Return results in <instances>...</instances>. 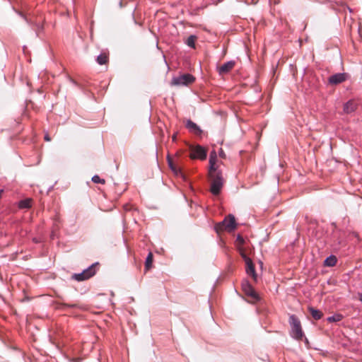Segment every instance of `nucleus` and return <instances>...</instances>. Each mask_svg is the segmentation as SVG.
<instances>
[{"mask_svg": "<svg viewBox=\"0 0 362 362\" xmlns=\"http://www.w3.org/2000/svg\"><path fill=\"white\" fill-rule=\"evenodd\" d=\"M210 181V192L214 195L218 196L223 187L225 179L223 176L222 171L209 173Z\"/></svg>", "mask_w": 362, "mask_h": 362, "instance_id": "obj_1", "label": "nucleus"}, {"mask_svg": "<svg viewBox=\"0 0 362 362\" xmlns=\"http://www.w3.org/2000/svg\"><path fill=\"white\" fill-rule=\"evenodd\" d=\"M288 322L291 326L290 336L296 340H302L304 337V332L298 317L295 315H291Z\"/></svg>", "mask_w": 362, "mask_h": 362, "instance_id": "obj_2", "label": "nucleus"}, {"mask_svg": "<svg viewBox=\"0 0 362 362\" xmlns=\"http://www.w3.org/2000/svg\"><path fill=\"white\" fill-rule=\"evenodd\" d=\"M237 224L235 223V218L233 215L229 214L221 222L216 224L215 230L219 233L224 230L228 232H232L236 228Z\"/></svg>", "mask_w": 362, "mask_h": 362, "instance_id": "obj_3", "label": "nucleus"}, {"mask_svg": "<svg viewBox=\"0 0 362 362\" xmlns=\"http://www.w3.org/2000/svg\"><path fill=\"white\" fill-rule=\"evenodd\" d=\"M98 266V262L94 263L87 269H84L82 272L74 274L72 276V279L78 281L87 280L95 274Z\"/></svg>", "mask_w": 362, "mask_h": 362, "instance_id": "obj_4", "label": "nucleus"}, {"mask_svg": "<svg viewBox=\"0 0 362 362\" xmlns=\"http://www.w3.org/2000/svg\"><path fill=\"white\" fill-rule=\"evenodd\" d=\"M195 80V78L189 74H185L177 77H174L171 81V84L173 86H187L192 83Z\"/></svg>", "mask_w": 362, "mask_h": 362, "instance_id": "obj_5", "label": "nucleus"}, {"mask_svg": "<svg viewBox=\"0 0 362 362\" xmlns=\"http://www.w3.org/2000/svg\"><path fill=\"white\" fill-rule=\"evenodd\" d=\"M189 149L191 151V153L189 155L190 158L192 159H200V160H204L206 158V149L200 146H189Z\"/></svg>", "mask_w": 362, "mask_h": 362, "instance_id": "obj_6", "label": "nucleus"}, {"mask_svg": "<svg viewBox=\"0 0 362 362\" xmlns=\"http://www.w3.org/2000/svg\"><path fill=\"white\" fill-rule=\"evenodd\" d=\"M242 288L245 294L250 297L253 302H257L259 300L258 294L248 281L245 280L243 281Z\"/></svg>", "mask_w": 362, "mask_h": 362, "instance_id": "obj_7", "label": "nucleus"}, {"mask_svg": "<svg viewBox=\"0 0 362 362\" xmlns=\"http://www.w3.org/2000/svg\"><path fill=\"white\" fill-rule=\"evenodd\" d=\"M243 257L245 259V263H246V272L248 275L252 276L253 280L255 281H257V275L255 272V266L252 263V261L250 258L247 257L244 253L241 254Z\"/></svg>", "mask_w": 362, "mask_h": 362, "instance_id": "obj_8", "label": "nucleus"}, {"mask_svg": "<svg viewBox=\"0 0 362 362\" xmlns=\"http://www.w3.org/2000/svg\"><path fill=\"white\" fill-rule=\"evenodd\" d=\"M216 159H217V155L215 151H212L210 153L209 156V173H215L221 171L219 169V167L218 165H216Z\"/></svg>", "mask_w": 362, "mask_h": 362, "instance_id": "obj_9", "label": "nucleus"}, {"mask_svg": "<svg viewBox=\"0 0 362 362\" xmlns=\"http://www.w3.org/2000/svg\"><path fill=\"white\" fill-rule=\"evenodd\" d=\"M346 74L344 73H338L335 74L334 75H332L329 79L328 81L332 85H337L339 83H341L346 81Z\"/></svg>", "mask_w": 362, "mask_h": 362, "instance_id": "obj_10", "label": "nucleus"}, {"mask_svg": "<svg viewBox=\"0 0 362 362\" xmlns=\"http://www.w3.org/2000/svg\"><path fill=\"white\" fill-rule=\"evenodd\" d=\"M235 62L234 61H228L221 66L218 67V72L220 75H224L231 71L235 66Z\"/></svg>", "mask_w": 362, "mask_h": 362, "instance_id": "obj_11", "label": "nucleus"}, {"mask_svg": "<svg viewBox=\"0 0 362 362\" xmlns=\"http://www.w3.org/2000/svg\"><path fill=\"white\" fill-rule=\"evenodd\" d=\"M186 128L191 132L196 135H201L202 130L200 127L191 119H187L185 124Z\"/></svg>", "mask_w": 362, "mask_h": 362, "instance_id": "obj_12", "label": "nucleus"}, {"mask_svg": "<svg viewBox=\"0 0 362 362\" xmlns=\"http://www.w3.org/2000/svg\"><path fill=\"white\" fill-rule=\"evenodd\" d=\"M357 108V104L354 100H349L344 105V112L346 114L354 112Z\"/></svg>", "mask_w": 362, "mask_h": 362, "instance_id": "obj_13", "label": "nucleus"}, {"mask_svg": "<svg viewBox=\"0 0 362 362\" xmlns=\"http://www.w3.org/2000/svg\"><path fill=\"white\" fill-rule=\"evenodd\" d=\"M168 163L170 168L172 170V171L174 173L175 175H180L182 177H184L181 170L174 165L173 160L169 157H168Z\"/></svg>", "mask_w": 362, "mask_h": 362, "instance_id": "obj_14", "label": "nucleus"}, {"mask_svg": "<svg viewBox=\"0 0 362 362\" xmlns=\"http://www.w3.org/2000/svg\"><path fill=\"white\" fill-rule=\"evenodd\" d=\"M308 310L310 311L312 317L316 320L321 319L323 316L322 313L320 310L315 309L313 307H309Z\"/></svg>", "mask_w": 362, "mask_h": 362, "instance_id": "obj_15", "label": "nucleus"}, {"mask_svg": "<svg viewBox=\"0 0 362 362\" xmlns=\"http://www.w3.org/2000/svg\"><path fill=\"white\" fill-rule=\"evenodd\" d=\"M337 258L334 255H330L329 257H327L325 260V265L327 267H333L337 263Z\"/></svg>", "mask_w": 362, "mask_h": 362, "instance_id": "obj_16", "label": "nucleus"}, {"mask_svg": "<svg viewBox=\"0 0 362 362\" xmlns=\"http://www.w3.org/2000/svg\"><path fill=\"white\" fill-rule=\"evenodd\" d=\"M96 61L100 65L105 64L108 62V56L105 53H102L98 56Z\"/></svg>", "mask_w": 362, "mask_h": 362, "instance_id": "obj_17", "label": "nucleus"}, {"mask_svg": "<svg viewBox=\"0 0 362 362\" xmlns=\"http://www.w3.org/2000/svg\"><path fill=\"white\" fill-rule=\"evenodd\" d=\"M152 263H153V254L151 252H149L146 258L145 269L146 270H148L151 267Z\"/></svg>", "mask_w": 362, "mask_h": 362, "instance_id": "obj_18", "label": "nucleus"}, {"mask_svg": "<svg viewBox=\"0 0 362 362\" xmlns=\"http://www.w3.org/2000/svg\"><path fill=\"white\" fill-rule=\"evenodd\" d=\"M18 206L21 209H28L31 206V199H27L24 200H21Z\"/></svg>", "mask_w": 362, "mask_h": 362, "instance_id": "obj_19", "label": "nucleus"}, {"mask_svg": "<svg viewBox=\"0 0 362 362\" xmlns=\"http://www.w3.org/2000/svg\"><path fill=\"white\" fill-rule=\"evenodd\" d=\"M196 40L197 37L195 35H190L189 37H187L185 42L189 47L194 48Z\"/></svg>", "mask_w": 362, "mask_h": 362, "instance_id": "obj_20", "label": "nucleus"}, {"mask_svg": "<svg viewBox=\"0 0 362 362\" xmlns=\"http://www.w3.org/2000/svg\"><path fill=\"white\" fill-rule=\"evenodd\" d=\"M92 181L94 183H100L104 185L105 183V180L104 179L100 178L98 175H95L93 176Z\"/></svg>", "mask_w": 362, "mask_h": 362, "instance_id": "obj_21", "label": "nucleus"}, {"mask_svg": "<svg viewBox=\"0 0 362 362\" xmlns=\"http://www.w3.org/2000/svg\"><path fill=\"white\" fill-rule=\"evenodd\" d=\"M340 319H341V318H340V315H337V316H334H334L329 317L327 318V320H328L329 322H337V321L340 320Z\"/></svg>", "mask_w": 362, "mask_h": 362, "instance_id": "obj_22", "label": "nucleus"}, {"mask_svg": "<svg viewBox=\"0 0 362 362\" xmlns=\"http://www.w3.org/2000/svg\"><path fill=\"white\" fill-rule=\"evenodd\" d=\"M236 241L240 244V245H243L244 244V239L240 235H238L237 238H236Z\"/></svg>", "mask_w": 362, "mask_h": 362, "instance_id": "obj_23", "label": "nucleus"}, {"mask_svg": "<svg viewBox=\"0 0 362 362\" xmlns=\"http://www.w3.org/2000/svg\"><path fill=\"white\" fill-rule=\"evenodd\" d=\"M42 30V25H41L40 24H37V30H36V33H37V35H39V32L41 31Z\"/></svg>", "mask_w": 362, "mask_h": 362, "instance_id": "obj_24", "label": "nucleus"}, {"mask_svg": "<svg viewBox=\"0 0 362 362\" xmlns=\"http://www.w3.org/2000/svg\"><path fill=\"white\" fill-rule=\"evenodd\" d=\"M45 140L47 141H49L51 140L50 137L49 136L48 134H45Z\"/></svg>", "mask_w": 362, "mask_h": 362, "instance_id": "obj_25", "label": "nucleus"}, {"mask_svg": "<svg viewBox=\"0 0 362 362\" xmlns=\"http://www.w3.org/2000/svg\"><path fill=\"white\" fill-rule=\"evenodd\" d=\"M219 156H220L221 157H222V158H224V157H225V153H224V152H223L222 150H221V151H220V153H219Z\"/></svg>", "mask_w": 362, "mask_h": 362, "instance_id": "obj_26", "label": "nucleus"}, {"mask_svg": "<svg viewBox=\"0 0 362 362\" xmlns=\"http://www.w3.org/2000/svg\"><path fill=\"white\" fill-rule=\"evenodd\" d=\"M359 300L362 303V293H358Z\"/></svg>", "mask_w": 362, "mask_h": 362, "instance_id": "obj_27", "label": "nucleus"}, {"mask_svg": "<svg viewBox=\"0 0 362 362\" xmlns=\"http://www.w3.org/2000/svg\"><path fill=\"white\" fill-rule=\"evenodd\" d=\"M124 207V209L127 211L130 209V207L129 206V205H125Z\"/></svg>", "mask_w": 362, "mask_h": 362, "instance_id": "obj_28", "label": "nucleus"}, {"mask_svg": "<svg viewBox=\"0 0 362 362\" xmlns=\"http://www.w3.org/2000/svg\"><path fill=\"white\" fill-rule=\"evenodd\" d=\"M173 141H175V140H176V134H174V135L173 136Z\"/></svg>", "mask_w": 362, "mask_h": 362, "instance_id": "obj_29", "label": "nucleus"}]
</instances>
